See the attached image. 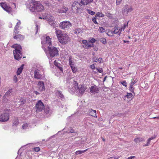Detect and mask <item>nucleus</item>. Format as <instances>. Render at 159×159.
I'll return each mask as SVG.
<instances>
[{
  "mask_svg": "<svg viewBox=\"0 0 159 159\" xmlns=\"http://www.w3.org/2000/svg\"><path fill=\"white\" fill-rule=\"evenodd\" d=\"M96 20H97V17H94V18H93L92 20L94 23L96 24H98V23L97 22Z\"/></svg>",
  "mask_w": 159,
  "mask_h": 159,
  "instance_id": "obj_45",
  "label": "nucleus"
},
{
  "mask_svg": "<svg viewBox=\"0 0 159 159\" xmlns=\"http://www.w3.org/2000/svg\"><path fill=\"white\" fill-rule=\"evenodd\" d=\"M55 94L57 96L60 98L61 100L65 99L64 96L61 91L57 90L56 91Z\"/></svg>",
  "mask_w": 159,
  "mask_h": 159,
  "instance_id": "obj_17",
  "label": "nucleus"
},
{
  "mask_svg": "<svg viewBox=\"0 0 159 159\" xmlns=\"http://www.w3.org/2000/svg\"><path fill=\"white\" fill-rule=\"evenodd\" d=\"M121 1L122 0H116V2L117 4H119L121 2Z\"/></svg>",
  "mask_w": 159,
  "mask_h": 159,
  "instance_id": "obj_57",
  "label": "nucleus"
},
{
  "mask_svg": "<svg viewBox=\"0 0 159 159\" xmlns=\"http://www.w3.org/2000/svg\"><path fill=\"white\" fill-rule=\"evenodd\" d=\"M95 39L93 38H92L89 41V42L92 43H93L95 42Z\"/></svg>",
  "mask_w": 159,
  "mask_h": 159,
  "instance_id": "obj_49",
  "label": "nucleus"
},
{
  "mask_svg": "<svg viewBox=\"0 0 159 159\" xmlns=\"http://www.w3.org/2000/svg\"><path fill=\"white\" fill-rule=\"evenodd\" d=\"M111 33L112 34H116L120 35L121 33V30H120V28L119 26H115L111 31Z\"/></svg>",
  "mask_w": 159,
  "mask_h": 159,
  "instance_id": "obj_15",
  "label": "nucleus"
},
{
  "mask_svg": "<svg viewBox=\"0 0 159 159\" xmlns=\"http://www.w3.org/2000/svg\"><path fill=\"white\" fill-rule=\"evenodd\" d=\"M90 67L93 70H94L95 69V66L94 64L91 65L90 66Z\"/></svg>",
  "mask_w": 159,
  "mask_h": 159,
  "instance_id": "obj_56",
  "label": "nucleus"
},
{
  "mask_svg": "<svg viewBox=\"0 0 159 159\" xmlns=\"http://www.w3.org/2000/svg\"><path fill=\"white\" fill-rule=\"evenodd\" d=\"M93 0H81V3L83 5H87L92 2Z\"/></svg>",
  "mask_w": 159,
  "mask_h": 159,
  "instance_id": "obj_24",
  "label": "nucleus"
},
{
  "mask_svg": "<svg viewBox=\"0 0 159 159\" xmlns=\"http://www.w3.org/2000/svg\"><path fill=\"white\" fill-rule=\"evenodd\" d=\"M9 111H7L0 114V121H7L9 119Z\"/></svg>",
  "mask_w": 159,
  "mask_h": 159,
  "instance_id": "obj_7",
  "label": "nucleus"
},
{
  "mask_svg": "<svg viewBox=\"0 0 159 159\" xmlns=\"http://www.w3.org/2000/svg\"><path fill=\"white\" fill-rule=\"evenodd\" d=\"M28 127V125L27 123L24 124L22 126V128L23 129H26Z\"/></svg>",
  "mask_w": 159,
  "mask_h": 159,
  "instance_id": "obj_41",
  "label": "nucleus"
},
{
  "mask_svg": "<svg viewBox=\"0 0 159 159\" xmlns=\"http://www.w3.org/2000/svg\"><path fill=\"white\" fill-rule=\"evenodd\" d=\"M55 30H56V33L57 37L58 38V39L63 35V34H65L63 33L62 31L61 30L57 29H55Z\"/></svg>",
  "mask_w": 159,
  "mask_h": 159,
  "instance_id": "obj_20",
  "label": "nucleus"
},
{
  "mask_svg": "<svg viewBox=\"0 0 159 159\" xmlns=\"http://www.w3.org/2000/svg\"><path fill=\"white\" fill-rule=\"evenodd\" d=\"M88 149H86L84 150L81 151V150H79L77 151L76 152H75V154L76 155H79V154H80L82 153H83L84 152H85Z\"/></svg>",
  "mask_w": 159,
  "mask_h": 159,
  "instance_id": "obj_29",
  "label": "nucleus"
},
{
  "mask_svg": "<svg viewBox=\"0 0 159 159\" xmlns=\"http://www.w3.org/2000/svg\"><path fill=\"white\" fill-rule=\"evenodd\" d=\"M13 80L15 83H16L17 81V78L16 75H15L13 78Z\"/></svg>",
  "mask_w": 159,
  "mask_h": 159,
  "instance_id": "obj_51",
  "label": "nucleus"
},
{
  "mask_svg": "<svg viewBox=\"0 0 159 159\" xmlns=\"http://www.w3.org/2000/svg\"><path fill=\"white\" fill-rule=\"evenodd\" d=\"M72 26V24L68 21H65L60 23L59 26L62 29L69 28Z\"/></svg>",
  "mask_w": 159,
  "mask_h": 159,
  "instance_id": "obj_10",
  "label": "nucleus"
},
{
  "mask_svg": "<svg viewBox=\"0 0 159 159\" xmlns=\"http://www.w3.org/2000/svg\"><path fill=\"white\" fill-rule=\"evenodd\" d=\"M151 141V140H150L149 139H148L146 143V144L143 145V147H144L146 146H148L150 144Z\"/></svg>",
  "mask_w": 159,
  "mask_h": 159,
  "instance_id": "obj_33",
  "label": "nucleus"
},
{
  "mask_svg": "<svg viewBox=\"0 0 159 159\" xmlns=\"http://www.w3.org/2000/svg\"><path fill=\"white\" fill-rule=\"evenodd\" d=\"M62 1V0H52L50 3L48 2L46 3L48 5V6H51L53 8H57L59 6H60L62 3L61 2Z\"/></svg>",
  "mask_w": 159,
  "mask_h": 159,
  "instance_id": "obj_6",
  "label": "nucleus"
},
{
  "mask_svg": "<svg viewBox=\"0 0 159 159\" xmlns=\"http://www.w3.org/2000/svg\"><path fill=\"white\" fill-rule=\"evenodd\" d=\"M126 11L127 12V13H128L129 12H130L131 11H132L133 10V8H132V7H130L129 8H126Z\"/></svg>",
  "mask_w": 159,
  "mask_h": 159,
  "instance_id": "obj_47",
  "label": "nucleus"
},
{
  "mask_svg": "<svg viewBox=\"0 0 159 159\" xmlns=\"http://www.w3.org/2000/svg\"><path fill=\"white\" fill-rule=\"evenodd\" d=\"M129 90L133 93L134 94V88L133 86H132V85H130V87H129Z\"/></svg>",
  "mask_w": 159,
  "mask_h": 159,
  "instance_id": "obj_43",
  "label": "nucleus"
},
{
  "mask_svg": "<svg viewBox=\"0 0 159 159\" xmlns=\"http://www.w3.org/2000/svg\"><path fill=\"white\" fill-rule=\"evenodd\" d=\"M24 66V65H22L18 69L16 72L17 75H20V74L22 72V70L23 69Z\"/></svg>",
  "mask_w": 159,
  "mask_h": 159,
  "instance_id": "obj_26",
  "label": "nucleus"
},
{
  "mask_svg": "<svg viewBox=\"0 0 159 159\" xmlns=\"http://www.w3.org/2000/svg\"><path fill=\"white\" fill-rule=\"evenodd\" d=\"M80 6H78V7H77L76 8H75V13H77L79 12V11L80 10Z\"/></svg>",
  "mask_w": 159,
  "mask_h": 159,
  "instance_id": "obj_36",
  "label": "nucleus"
},
{
  "mask_svg": "<svg viewBox=\"0 0 159 159\" xmlns=\"http://www.w3.org/2000/svg\"><path fill=\"white\" fill-rule=\"evenodd\" d=\"M19 26L17 27V25H16L14 29V33L15 34H17L19 33V31L18 30V28Z\"/></svg>",
  "mask_w": 159,
  "mask_h": 159,
  "instance_id": "obj_32",
  "label": "nucleus"
},
{
  "mask_svg": "<svg viewBox=\"0 0 159 159\" xmlns=\"http://www.w3.org/2000/svg\"><path fill=\"white\" fill-rule=\"evenodd\" d=\"M93 61L95 62H97L98 61V58H96V57H93Z\"/></svg>",
  "mask_w": 159,
  "mask_h": 159,
  "instance_id": "obj_55",
  "label": "nucleus"
},
{
  "mask_svg": "<svg viewBox=\"0 0 159 159\" xmlns=\"http://www.w3.org/2000/svg\"><path fill=\"white\" fill-rule=\"evenodd\" d=\"M12 122V126H16L18 125L19 123V120L17 118L14 119L13 120Z\"/></svg>",
  "mask_w": 159,
  "mask_h": 159,
  "instance_id": "obj_25",
  "label": "nucleus"
},
{
  "mask_svg": "<svg viewBox=\"0 0 159 159\" xmlns=\"http://www.w3.org/2000/svg\"><path fill=\"white\" fill-rule=\"evenodd\" d=\"M137 81H136V80H134V79H132L131 80V84H130V85H132V86H133V85L136 83Z\"/></svg>",
  "mask_w": 159,
  "mask_h": 159,
  "instance_id": "obj_44",
  "label": "nucleus"
},
{
  "mask_svg": "<svg viewBox=\"0 0 159 159\" xmlns=\"http://www.w3.org/2000/svg\"><path fill=\"white\" fill-rule=\"evenodd\" d=\"M102 59L101 57H99L98 59V61L99 63H102Z\"/></svg>",
  "mask_w": 159,
  "mask_h": 159,
  "instance_id": "obj_53",
  "label": "nucleus"
},
{
  "mask_svg": "<svg viewBox=\"0 0 159 159\" xmlns=\"http://www.w3.org/2000/svg\"><path fill=\"white\" fill-rule=\"evenodd\" d=\"M125 97H127L128 98H133V95L132 93H127V95Z\"/></svg>",
  "mask_w": 159,
  "mask_h": 159,
  "instance_id": "obj_31",
  "label": "nucleus"
},
{
  "mask_svg": "<svg viewBox=\"0 0 159 159\" xmlns=\"http://www.w3.org/2000/svg\"><path fill=\"white\" fill-rule=\"evenodd\" d=\"M44 69L40 66H37L34 72V78L38 79H41L44 77Z\"/></svg>",
  "mask_w": 159,
  "mask_h": 159,
  "instance_id": "obj_5",
  "label": "nucleus"
},
{
  "mask_svg": "<svg viewBox=\"0 0 159 159\" xmlns=\"http://www.w3.org/2000/svg\"><path fill=\"white\" fill-rule=\"evenodd\" d=\"M68 10V8L67 7L63 6L62 7L59 9L58 11V12L59 13H66Z\"/></svg>",
  "mask_w": 159,
  "mask_h": 159,
  "instance_id": "obj_22",
  "label": "nucleus"
},
{
  "mask_svg": "<svg viewBox=\"0 0 159 159\" xmlns=\"http://www.w3.org/2000/svg\"><path fill=\"white\" fill-rule=\"evenodd\" d=\"M26 101L24 98H21L20 100V102L21 103V104H25V103Z\"/></svg>",
  "mask_w": 159,
  "mask_h": 159,
  "instance_id": "obj_34",
  "label": "nucleus"
},
{
  "mask_svg": "<svg viewBox=\"0 0 159 159\" xmlns=\"http://www.w3.org/2000/svg\"><path fill=\"white\" fill-rule=\"evenodd\" d=\"M13 90L12 89H10L4 94L3 97V101L5 102H7L9 100L11 96L13 94Z\"/></svg>",
  "mask_w": 159,
  "mask_h": 159,
  "instance_id": "obj_8",
  "label": "nucleus"
},
{
  "mask_svg": "<svg viewBox=\"0 0 159 159\" xmlns=\"http://www.w3.org/2000/svg\"><path fill=\"white\" fill-rule=\"evenodd\" d=\"M104 16V15L102 14V12H99L95 15L96 17H103Z\"/></svg>",
  "mask_w": 159,
  "mask_h": 159,
  "instance_id": "obj_30",
  "label": "nucleus"
},
{
  "mask_svg": "<svg viewBox=\"0 0 159 159\" xmlns=\"http://www.w3.org/2000/svg\"><path fill=\"white\" fill-rule=\"evenodd\" d=\"M43 103L40 100L39 101L36 103V108L37 111H41L44 107Z\"/></svg>",
  "mask_w": 159,
  "mask_h": 159,
  "instance_id": "obj_13",
  "label": "nucleus"
},
{
  "mask_svg": "<svg viewBox=\"0 0 159 159\" xmlns=\"http://www.w3.org/2000/svg\"><path fill=\"white\" fill-rule=\"evenodd\" d=\"M42 48L48 57L52 58L58 55V50L55 47L48 46V50L44 47L42 46Z\"/></svg>",
  "mask_w": 159,
  "mask_h": 159,
  "instance_id": "obj_2",
  "label": "nucleus"
},
{
  "mask_svg": "<svg viewBox=\"0 0 159 159\" xmlns=\"http://www.w3.org/2000/svg\"><path fill=\"white\" fill-rule=\"evenodd\" d=\"M11 47L15 48L13 52L15 59L19 60L22 57V53L20 51L22 49L21 46L20 45L16 44L13 45Z\"/></svg>",
  "mask_w": 159,
  "mask_h": 159,
  "instance_id": "obj_4",
  "label": "nucleus"
},
{
  "mask_svg": "<svg viewBox=\"0 0 159 159\" xmlns=\"http://www.w3.org/2000/svg\"><path fill=\"white\" fill-rule=\"evenodd\" d=\"M66 84L68 85V91L72 94L77 93V88H78V83L72 79L67 80Z\"/></svg>",
  "mask_w": 159,
  "mask_h": 159,
  "instance_id": "obj_1",
  "label": "nucleus"
},
{
  "mask_svg": "<svg viewBox=\"0 0 159 159\" xmlns=\"http://www.w3.org/2000/svg\"><path fill=\"white\" fill-rule=\"evenodd\" d=\"M88 44H84L83 45V47L84 48H88L87 47H88Z\"/></svg>",
  "mask_w": 159,
  "mask_h": 159,
  "instance_id": "obj_61",
  "label": "nucleus"
},
{
  "mask_svg": "<svg viewBox=\"0 0 159 159\" xmlns=\"http://www.w3.org/2000/svg\"><path fill=\"white\" fill-rule=\"evenodd\" d=\"M87 89V87L85 86L84 85H82L81 87L78 86V88H77V93L79 92L80 96L84 94Z\"/></svg>",
  "mask_w": 159,
  "mask_h": 159,
  "instance_id": "obj_14",
  "label": "nucleus"
},
{
  "mask_svg": "<svg viewBox=\"0 0 159 159\" xmlns=\"http://www.w3.org/2000/svg\"><path fill=\"white\" fill-rule=\"evenodd\" d=\"M78 6H81V4L78 2H74L72 5L71 7L72 11L73 12H75V8H76L77 7H78Z\"/></svg>",
  "mask_w": 159,
  "mask_h": 159,
  "instance_id": "obj_21",
  "label": "nucleus"
},
{
  "mask_svg": "<svg viewBox=\"0 0 159 159\" xmlns=\"http://www.w3.org/2000/svg\"><path fill=\"white\" fill-rule=\"evenodd\" d=\"M156 138V136H152L150 138H149V139L150 140H152V139H155Z\"/></svg>",
  "mask_w": 159,
  "mask_h": 159,
  "instance_id": "obj_60",
  "label": "nucleus"
},
{
  "mask_svg": "<svg viewBox=\"0 0 159 159\" xmlns=\"http://www.w3.org/2000/svg\"><path fill=\"white\" fill-rule=\"evenodd\" d=\"M98 30L100 33H102L105 31V29L101 27L99 28Z\"/></svg>",
  "mask_w": 159,
  "mask_h": 159,
  "instance_id": "obj_42",
  "label": "nucleus"
},
{
  "mask_svg": "<svg viewBox=\"0 0 159 159\" xmlns=\"http://www.w3.org/2000/svg\"><path fill=\"white\" fill-rule=\"evenodd\" d=\"M90 92L92 93H98L99 91V89L95 85L92 86L90 89Z\"/></svg>",
  "mask_w": 159,
  "mask_h": 159,
  "instance_id": "obj_18",
  "label": "nucleus"
},
{
  "mask_svg": "<svg viewBox=\"0 0 159 159\" xmlns=\"http://www.w3.org/2000/svg\"><path fill=\"white\" fill-rule=\"evenodd\" d=\"M70 67L73 73H75L77 70V68L75 66V65H73L70 66Z\"/></svg>",
  "mask_w": 159,
  "mask_h": 159,
  "instance_id": "obj_28",
  "label": "nucleus"
},
{
  "mask_svg": "<svg viewBox=\"0 0 159 159\" xmlns=\"http://www.w3.org/2000/svg\"><path fill=\"white\" fill-rule=\"evenodd\" d=\"M57 68H58V69H59V70L61 71V73H62L63 72V69L61 66V65L60 64H57Z\"/></svg>",
  "mask_w": 159,
  "mask_h": 159,
  "instance_id": "obj_38",
  "label": "nucleus"
},
{
  "mask_svg": "<svg viewBox=\"0 0 159 159\" xmlns=\"http://www.w3.org/2000/svg\"><path fill=\"white\" fill-rule=\"evenodd\" d=\"M134 141L136 143H138L140 142H142L144 141V139L142 138H137L134 139Z\"/></svg>",
  "mask_w": 159,
  "mask_h": 159,
  "instance_id": "obj_27",
  "label": "nucleus"
},
{
  "mask_svg": "<svg viewBox=\"0 0 159 159\" xmlns=\"http://www.w3.org/2000/svg\"><path fill=\"white\" fill-rule=\"evenodd\" d=\"M120 83L121 84H122L123 86L125 87H126L127 85V83L125 80L123 81L120 82Z\"/></svg>",
  "mask_w": 159,
  "mask_h": 159,
  "instance_id": "obj_40",
  "label": "nucleus"
},
{
  "mask_svg": "<svg viewBox=\"0 0 159 159\" xmlns=\"http://www.w3.org/2000/svg\"><path fill=\"white\" fill-rule=\"evenodd\" d=\"M37 85L38 87L39 90L41 92H42L45 90L44 84L43 81H39L38 82Z\"/></svg>",
  "mask_w": 159,
  "mask_h": 159,
  "instance_id": "obj_16",
  "label": "nucleus"
},
{
  "mask_svg": "<svg viewBox=\"0 0 159 159\" xmlns=\"http://www.w3.org/2000/svg\"><path fill=\"white\" fill-rule=\"evenodd\" d=\"M96 69L99 73H102L103 71V70L101 68H96Z\"/></svg>",
  "mask_w": 159,
  "mask_h": 159,
  "instance_id": "obj_46",
  "label": "nucleus"
},
{
  "mask_svg": "<svg viewBox=\"0 0 159 159\" xmlns=\"http://www.w3.org/2000/svg\"><path fill=\"white\" fill-rule=\"evenodd\" d=\"M118 158H117L116 157H111L110 158V159H118Z\"/></svg>",
  "mask_w": 159,
  "mask_h": 159,
  "instance_id": "obj_63",
  "label": "nucleus"
},
{
  "mask_svg": "<svg viewBox=\"0 0 159 159\" xmlns=\"http://www.w3.org/2000/svg\"><path fill=\"white\" fill-rule=\"evenodd\" d=\"M1 7L5 11L8 12H11L12 11V9L11 7L8 6L5 2H1L0 3Z\"/></svg>",
  "mask_w": 159,
  "mask_h": 159,
  "instance_id": "obj_12",
  "label": "nucleus"
},
{
  "mask_svg": "<svg viewBox=\"0 0 159 159\" xmlns=\"http://www.w3.org/2000/svg\"><path fill=\"white\" fill-rule=\"evenodd\" d=\"M34 93L36 95H38V94H40V93L36 91H34Z\"/></svg>",
  "mask_w": 159,
  "mask_h": 159,
  "instance_id": "obj_64",
  "label": "nucleus"
},
{
  "mask_svg": "<svg viewBox=\"0 0 159 159\" xmlns=\"http://www.w3.org/2000/svg\"><path fill=\"white\" fill-rule=\"evenodd\" d=\"M69 65L70 66L74 65V64H73L70 58H69Z\"/></svg>",
  "mask_w": 159,
  "mask_h": 159,
  "instance_id": "obj_50",
  "label": "nucleus"
},
{
  "mask_svg": "<svg viewBox=\"0 0 159 159\" xmlns=\"http://www.w3.org/2000/svg\"><path fill=\"white\" fill-rule=\"evenodd\" d=\"M75 30H76V31H77L78 34L79 33H81L82 32V31L81 29L80 28H77Z\"/></svg>",
  "mask_w": 159,
  "mask_h": 159,
  "instance_id": "obj_48",
  "label": "nucleus"
},
{
  "mask_svg": "<svg viewBox=\"0 0 159 159\" xmlns=\"http://www.w3.org/2000/svg\"><path fill=\"white\" fill-rule=\"evenodd\" d=\"M94 45L93 44H88V47H93L94 46Z\"/></svg>",
  "mask_w": 159,
  "mask_h": 159,
  "instance_id": "obj_62",
  "label": "nucleus"
},
{
  "mask_svg": "<svg viewBox=\"0 0 159 159\" xmlns=\"http://www.w3.org/2000/svg\"><path fill=\"white\" fill-rule=\"evenodd\" d=\"M82 42L84 44L89 43L86 40H83Z\"/></svg>",
  "mask_w": 159,
  "mask_h": 159,
  "instance_id": "obj_54",
  "label": "nucleus"
},
{
  "mask_svg": "<svg viewBox=\"0 0 159 159\" xmlns=\"http://www.w3.org/2000/svg\"><path fill=\"white\" fill-rule=\"evenodd\" d=\"M69 37L66 34H63L61 38L58 39L59 42L62 44H67L68 42Z\"/></svg>",
  "mask_w": 159,
  "mask_h": 159,
  "instance_id": "obj_9",
  "label": "nucleus"
},
{
  "mask_svg": "<svg viewBox=\"0 0 159 159\" xmlns=\"http://www.w3.org/2000/svg\"><path fill=\"white\" fill-rule=\"evenodd\" d=\"M34 150L35 151L38 152L40 151V148L39 147H36L34 148Z\"/></svg>",
  "mask_w": 159,
  "mask_h": 159,
  "instance_id": "obj_52",
  "label": "nucleus"
},
{
  "mask_svg": "<svg viewBox=\"0 0 159 159\" xmlns=\"http://www.w3.org/2000/svg\"><path fill=\"white\" fill-rule=\"evenodd\" d=\"M14 39L17 40L19 41H22L24 39V37L22 35L20 34H15L13 37Z\"/></svg>",
  "mask_w": 159,
  "mask_h": 159,
  "instance_id": "obj_19",
  "label": "nucleus"
},
{
  "mask_svg": "<svg viewBox=\"0 0 159 159\" xmlns=\"http://www.w3.org/2000/svg\"><path fill=\"white\" fill-rule=\"evenodd\" d=\"M44 112L46 114H49L50 113V110L49 107H47L44 110Z\"/></svg>",
  "mask_w": 159,
  "mask_h": 159,
  "instance_id": "obj_35",
  "label": "nucleus"
},
{
  "mask_svg": "<svg viewBox=\"0 0 159 159\" xmlns=\"http://www.w3.org/2000/svg\"><path fill=\"white\" fill-rule=\"evenodd\" d=\"M89 114L91 116L97 118V116L96 114V111L90 109L89 111Z\"/></svg>",
  "mask_w": 159,
  "mask_h": 159,
  "instance_id": "obj_23",
  "label": "nucleus"
},
{
  "mask_svg": "<svg viewBox=\"0 0 159 159\" xmlns=\"http://www.w3.org/2000/svg\"><path fill=\"white\" fill-rule=\"evenodd\" d=\"M36 34L37 33V32L38 31V25L37 24L36 25Z\"/></svg>",
  "mask_w": 159,
  "mask_h": 159,
  "instance_id": "obj_59",
  "label": "nucleus"
},
{
  "mask_svg": "<svg viewBox=\"0 0 159 159\" xmlns=\"http://www.w3.org/2000/svg\"><path fill=\"white\" fill-rule=\"evenodd\" d=\"M87 12L89 14L91 15H94L95 14V13L92 11H91L89 9H87Z\"/></svg>",
  "mask_w": 159,
  "mask_h": 159,
  "instance_id": "obj_39",
  "label": "nucleus"
},
{
  "mask_svg": "<svg viewBox=\"0 0 159 159\" xmlns=\"http://www.w3.org/2000/svg\"><path fill=\"white\" fill-rule=\"evenodd\" d=\"M54 17L53 16H50V19H49L50 21H52L54 20Z\"/></svg>",
  "mask_w": 159,
  "mask_h": 159,
  "instance_id": "obj_58",
  "label": "nucleus"
},
{
  "mask_svg": "<svg viewBox=\"0 0 159 159\" xmlns=\"http://www.w3.org/2000/svg\"><path fill=\"white\" fill-rule=\"evenodd\" d=\"M29 8L31 11L35 12L41 11L44 9L43 6L38 1L31 2Z\"/></svg>",
  "mask_w": 159,
  "mask_h": 159,
  "instance_id": "obj_3",
  "label": "nucleus"
},
{
  "mask_svg": "<svg viewBox=\"0 0 159 159\" xmlns=\"http://www.w3.org/2000/svg\"><path fill=\"white\" fill-rule=\"evenodd\" d=\"M100 41L104 44L107 43L106 39L104 38H101L100 39Z\"/></svg>",
  "mask_w": 159,
  "mask_h": 159,
  "instance_id": "obj_37",
  "label": "nucleus"
},
{
  "mask_svg": "<svg viewBox=\"0 0 159 159\" xmlns=\"http://www.w3.org/2000/svg\"><path fill=\"white\" fill-rule=\"evenodd\" d=\"M51 39L49 36H47L45 38V41H41L42 46H45L48 48V46H51L52 43L51 41Z\"/></svg>",
  "mask_w": 159,
  "mask_h": 159,
  "instance_id": "obj_11",
  "label": "nucleus"
}]
</instances>
